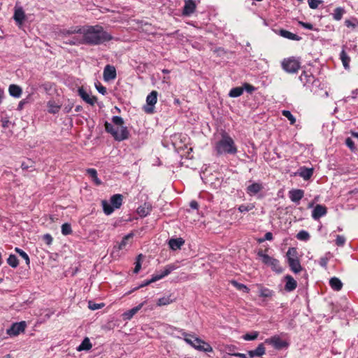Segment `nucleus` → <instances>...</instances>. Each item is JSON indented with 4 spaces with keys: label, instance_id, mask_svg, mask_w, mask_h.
<instances>
[{
    "label": "nucleus",
    "instance_id": "obj_1",
    "mask_svg": "<svg viewBox=\"0 0 358 358\" xmlns=\"http://www.w3.org/2000/svg\"><path fill=\"white\" fill-rule=\"evenodd\" d=\"M59 36L70 45H99L113 39V36L100 25H77L59 31Z\"/></svg>",
    "mask_w": 358,
    "mask_h": 358
},
{
    "label": "nucleus",
    "instance_id": "obj_2",
    "mask_svg": "<svg viewBox=\"0 0 358 358\" xmlns=\"http://www.w3.org/2000/svg\"><path fill=\"white\" fill-rule=\"evenodd\" d=\"M124 123L122 117L120 116H113L112 117V123L107 121L105 122V130L117 141L127 140L129 137V131L127 127L124 126Z\"/></svg>",
    "mask_w": 358,
    "mask_h": 358
},
{
    "label": "nucleus",
    "instance_id": "obj_3",
    "mask_svg": "<svg viewBox=\"0 0 358 358\" xmlns=\"http://www.w3.org/2000/svg\"><path fill=\"white\" fill-rule=\"evenodd\" d=\"M213 149L217 156L235 155L238 152L234 139L225 131L221 134L220 139L213 143Z\"/></svg>",
    "mask_w": 358,
    "mask_h": 358
},
{
    "label": "nucleus",
    "instance_id": "obj_4",
    "mask_svg": "<svg viewBox=\"0 0 358 358\" xmlns=\"http://www.w3.org/2000/svg\"><path fill=\"white\" fill-rule=\"evenodd\" d=\"M299 78L304 87L315 94L318 92L317 88L320 85V81L315 78L311 73L304 71Z\"/></svg>",
    "mask_w": 358,
    "mask_h": 358
},
{
    "label": "nucleus",
    "instance_id": "obj_5",
    "mask_svg": "<svg viewBox=\"0 0 358 358\" xmlns=\"http://www.w3.org/2000/svg\"><path fill=\"white\" fill-rule=\"evenodd\" d=\"M288 264L290 269L295 273L302 270L300 262L297 258V251L295 248H289L287 252Z\"/></svg>",
    "mask_w": 358,
    "mask_h": 358
},
{
    "label": "nucleus",
    "instance_id": "obj_6",
    "mask_svg": "<svg viewBox=\"0 0 358 358\" xmlns=\"http://www.w3.org/2000/svg\"><path fill=\"white\" fill-rule=\"evenodd\" d=\"M282 69L288 73H295L301 67V63L299 59L295 57H288L284 59L281 62Z\"/></svg>",
    "mask_w": 358,
    "mask_h": 358
},
{
    "label": "nucleus",
    "instance_id": "obj_7",
    "mask_svg": "<svg viewBox=\"0 0 358 358\" xmlns=\"http://www.w3.org/2000/svg\"><path fill=\"white\" fill-rule=\"evenodd\" d=\"M257 255L261 258L262 262L270 266L272 270L277 273H281L282 271V268L278 259L264 254L262 251H259Z\"/></svg>",
    "mask_w": 358,
    "mask_h": 358
},
{
    "label": "nucleus",
    "instance_id": "obj_8",
    "mask_svg": "<svg viewBox=\"0 0 358 358\" xmlns=\"http://www.w3.org/2000/svg\"><path fill=\"white\" fill-rule=\"evenodd\" d=\"M158 93L157 91H152L146 97V104L143 107L145 113L152 114L155 112V105L157 101Z\"/></svg>",
    "mask_w": 358,
    "mask_h": 358
},
{
    "label": "nucleus",
    "instance_id": "obj_9",
    "mask_svg": "<svg viewBox=\"0 0 358 358\" xmlns=\"http://www.w3.org/2000/svg\"><path fill=\"white\" fill-rule=\"evenodd\" d=\"M168 329L176 330V331H178L179 332H181V334L185 337L184 338L185 341L195 349H196V345H198V343H202L201 339H200L197 337H195L194 335L189 334L182 329L178 330L176 327H173L171 326H169L167 327L166 330L168 331Z\"/></svg>",
    "mask_w": 358,
    "mask_h": 358
},
{
    "label": "nucleus",
    "instance_id": "obj_10",
    "mask_svg": "<svg viewBox=\"0 0 358 358\" xmlns=\"http://www.w3.org/2000/svg\"><path fill=\"white\" fill-rule=\"evenodd\" d=\"M264 343L271 345L276 350H281L287 348L289 345L287 341L282 340L280 336L277 335L266 338Z\"/></svg>",
    "mask_w": 358,
    "mask_h": 358
},
{
    "label": "nucleus",
    "instance_id": "obj_11",
    "mask_svg": "<svg viewBox=\"0 0 358 358\" xmlns=\"http://www.w3.org/2000/svg\"><path fill=\"white\" fill-rule=\"evenodd\" d=\"M27 327L25 321L13 323L11 327L7 329L6 333L10 336H17L24 331Z\"/></svg>",
    "mask_w": 358,
    "mask_h": 358
},
{
    "label": "nucleus",
    "instance_id": "obj_12",
    "mask_svg": "<svg viewBox=\"0 0 358 358\" xmlns=\"http://www.w3.org/2000/svg\"><path fill=\"white\" fill-rule=\"evenodd\" d=\"M187 136L182 134H174L171 136V143L175 148H181L185 144Z\"/></svg>",
    "mask_w": 358,
    "mask_h": 358
},
{
    "label": "nucleus",
    "instance_id": "obj_13",
    "mask_svg": "<svg viewBox=\"0 0 358 358\" xmlns=\"http://www.w3.org/2000/svg\"><path fill=\"white\" fill-rule=\"evenodd\" d=\"M196 8V5L194 0H185L182 9V15L190 16L194 13Z\"/></svg>",
    "mask_w": 358,
    "mask_h": 358
},
{
    "label": "nucleus",
    "instance_id": "obj_14",
    "mask_svg": "<svg viewBox=\"0 0 358 358\" xmlns=\"http://www.w3.org/2000/svg\"><path fill=\"white\" fill-rule=\"evenodd\" d=\"M116 69L113 66L106 65L103 69V79L105 81H110L116 78Z\"/></svg>",
    "mask_w": 358,
    "mask_h": 358
},
{
    "label": "nucleus",
    "instance_id": "obj_15",
    "mask_svg": "<svg viewBox=\"0 0 358 358\" xmlns=\"http://www.w3.org/2000/svg\"><path fill=\"white\" fill-rule=\"evenodd\" d=\"M78 95L82 99L87 103L94 106L97 101V99L94 96H90L83 88L78 89Z\"/></svg>",
    "mask_w": 358,
    "mask_h": 358
},
{
    "label": "nucleus",
    "instance_id": "obj_16",
    "mask_svg": "<svg viewBox=\"0 0 358 358\" xmlns=\"http://www.w3.org/2000/svg\"><path fill=\"white\" fill-rule=\"evenodd\" d=\"M327 213V209L324 206L317 204L312 211V217L315 220H319L320 217L324 216Z\"/></svg>",
    "mask_w": 358,
    "mask_h": 358
},
{
    "label": "nucleus",
    "instance_id": "obj_17",
    "mask_svg": "<svg viewBox=\"0 0 358 358\" xmlns=\"http://www.w3.org/2000/svg\"><path fill=\"white\" fill-rule=\"evenodd\" d=\"M304 196V191L300 189H293L289 191V197L290 200L297 204Z\"/></svg>",
    "mask_w": 358,
    "mask_h": 358
},
{
    "label": "nucleus",
    "instance_id": "obj_18",
    "mask_svg": "<svg viewBox=\"0 0 358 358\" xmlns=\"http://www.w3.org/2000/svg\"><path fill=\"white\" fill-rule=\"evenodd\" d=\"M257 287L258 288L259 296L260 297L264 299H271L275 296V292L273 290L265 287L261 284H257Z\"/></svg>",
    "mask_w": 358,
    "mask_h": 358
},
{
    "label": "nucleus",
    "instance_id": "obj_19",
    "mask_svg": "<svg viewBox=\"0 0 358 358\" xmlns=\"http://www.w3.org/2000/svg\"><path fill=\"white\" fill-rule=\"evenodd\" d=\"M264 187L260 182H252L251 185H248L246 188V193L253 196L257 194L263 189Z\"/></svg>",
    "mask_w": 358,
    "mask_h": 358
},
{
    "label": "nucleus",
    "instance_id": "obj_20",
    "mask_svg": "<svg viewBox=\"0 0 358 358\" xmlns=\"http://www.w3.org/2000/svg\"><path fill=\"white\" fill-rule=\"evenodd\" d=\"M145 301H143V302L141 303L140 304H138L137 306L124 312L122 315L123 320H124V321L130 320L134 317V315L135 314H136L137 312L142 308V307L145 305Z\"/></svg>",
    "mask_w": 358,
    "mask_h": 358
},
{
    "label": "nucleus",
    "instance_id": "obj_21",
    "mask_svg": "<svg viewBox=\"0 0 358 358\" xmlns=\"http://www.w3.org/2000/svg\"><path fill=\"white\" fill-rule=\"evenodd\" d=\"M177 268H178V266L174 264L166 265L163 271H162L161 273H159L154 274V275H152V276H153V278L159 277V278H157V280H159L162 279L163 278L169 275L173 271L176 270Z\"/></svg>",
    "mask_w": 358,
    "mask_h": 358
},
{
    "label": "nucleus",
    "instance_id": "obj_22",
    "mask_svg": "<svg viewBox=\"0 0 358 358\" xmlns=\"http://www.w3.org/2000/svg\"><path fill=\"white\" fill-rule=\"evenodd\" d=\"M285 289L287 291V292H292L293 290H294L296 287H297V282L294 279V278L289 275H287L285 277Z\"/></svg>",
    "mask_w": 358,
    "mask_h": 358
},
{
    "label": "nucleus",
    "instance_id": "obj_23",
    "mask_svg": "<svg viewBox=\"0 0 358 358\" xmlns=\"http://www.w3.org/2000/svg\"><path fill=\"white\" fill-rule=\"evenodd\" d=\"M266 352V349L264 345V343H260L257 346V348L252 350L248 351V355L250 358H253L255 357H262L263 356Z\"/></svg>",
    "mask_w": 358,
    "mask_h": 358
},
{
    "label": "nucleus",
    "instance_id": "obj_24",
    "mask_svg": "<svg viewBox=\"0 0 358 358\" xmlns=\"http://www.w3.org/2000/svg\"><path fill=\"white\" fill-rule=\"evenodd\" d=\"M185 241L182 238H171L169 241V246L173 250H177L184 245Z\"/></svg>",
    "mask_w": 358,
    "mask_h": 358
},
{
    "label": "nucleus",
    "instance_id": "obj_25",
    "mask_svg": "<svg viewBox=\"0 0 358 358\" xmlns=\"http://www.w3.org/2000/svg\"><path fill=\"white\" fill-rule=\"evenodd\" d=\"M13 18L17 24L21 25L23 23L25 19V14L22 8L15 9Z\"/></svg>",
    "mask_w": 358,
    "mask_h": 358
},
{
    "label": "nucleus",
    "instance_id": "obj_26",
    "mask_svg": "<svg viewBox=\"0 0 358 358\" xmlns=\"http://www.w3.org/2000/svg\"><path fill=\"white\" fill-rule=\"evenodd\" d=\"M313 174V168H306L305 166L301 167L299 171V175L305 180H309Z\"/></svg>",
    "mask_w": 358,
    "mask_h": 358
},
{
    "label": "nucleus",
    "instance_id": "obj_27",
    "mask_svg": "<svg viewBox=\"0 0 358 358\" xmlns=\"http://www.w3.org/2000/svg\"><path fill=\"white\" fill-rule=\"evenodd\" d=\"M279 34L285 38H288L292 41H300L301 39V36L285 29H280L279 31Z\"/></svg>",
    "mask_w": 358,
    "mask_h": 358
},
{
    "label": "nucleus",
    "instance_id": "obj_28",
    "mask_svg": "<svg viewBox=\"0 0 358 358\" xmlns=\"http://www.w3.org/2000/svg\"><path fill=\"white\" fill-rule=\"evenodd\" d=\"M122 195L120 194H116L113 195L110 197V201L115 209H118L121 207L122 204Z\"/></svg>",
    "mask_w": 358,
    "mask_h": 358
},
{
    "label": "nucleus",
    "instance_id": "obj_29",
    "mask_svg": "<svg viewBox=\"0 0 358 358\" xmlns=\"http://www.w3.org/2000/svg\"><path fill=\"white\" fill-rule=\"evenodd\" d=\"M152 208L151 206L148 203H144L143 206H141L137 208V213L141 217H146L151 212Z\"/></svg>",
    "mask_w": 358,
    "mask_h": 358
},
{
    "label": "nucleus",
    "instance_id": "obj_30",
    "mask_svg": "<svg viewBox=\"0 0 358 358\" xmlns=\"http://www.w3.org/2000/svg\"><path fill=\"white\" fill-rule=\"evenodd\" d=\"M8 91L10 95L15 98H19L22 92V88L20 86L14 84L9 86Z\"/></svg>",
    "mask_w": 358,
    "mask_h": 358
},
{
    "label": "nucleus",
    "instance_id": "obj_31",
    "mask_svg": "<svg viewBox=\"0 0 358 358\" xmlns=\"http://www.w3.org/2000/svg\"><path fill=\"white\" fill-rule=\"evenodd\" d=\"M329 285L335 291H340L343 287L342 282L336 277H333L329 280Z\"/></svg>",
    "mask_w": 358,
    "mask_h": 358
},
{
    "label": "nucleus",
    "instance_id": "obj_32",
    "mask_svg": "<svg viewBox=\"0 0 358 358\" xmlns=\"http://www.w3.org/2000/svg\"><path fill=\"white\" fill-rule=\"evenodd\" d=\"M61 106L57 103L55 101H49L48 102V111L51 114L58 113L60 110Z\"/></svg>",
    "mask_w": 358,
    "mask_h": 358
},
{
    "label": "nucleus",
    "instance_id": "obj_33",
    "mask_svg": "<svg viewBox=\"0 0 358 358\" xmlns=\"http://www.w3.org/2000/svg\"><path fill=\"white\" fill-rule=\"evenodd\" d=\"M101 206H102V208H103V213L106 215H111L113 213L114 210H115V208L113 206L111 203H109L106 200H103L101 201Z\"/></svg>",
    "mask_w": 358,
    "mask_h": 358
},
{
    "label": "nucleus",
    "instance_id": "obj_34",
    "mask_svg": "<svg viewBox=\"0 0 358 358\" xmlns=\"http://www.w3.org/2000/svg\"><path fill=\"white\" fill-rule=\"evenodd\" d=\"M86 172L96 185H100L101 184V180L98 178L96 169H87Z\"/></svg>",
    "mask_w": 358,
    "mask_h": 358
},
{
    "label": "nucleus",
    "instance_id": "obj_35",
    "mask_svg": "<svg viewBox=\"0 0 358 358\" xmlns=\"http://www.w3.org/2000/svg\"><path fill=\"white\" fill-rule=\"evenodd\" d=\"M340 59H341V62L343 63V67L345 69H349L350 58L347 55V53H346V52L345 51L344 49H343L342 51L340 53Z\"/></svg>",
    "mask_w": 358,
    "mask_h": 358
},
{
    "label": "nucleus",
    "instance_id": "obj_36",
    "mask_svg": "<svg viewBox=\"0 0 358 358\" xmlns=\"http://www.w3.org/2000/svg\"><path fill=\"white\" fill-rule=\"evenodd\" d=\"M196 350L205 352H213L212 347L206 342L202 340V343H198L196 346Z\"/></svg>",
    "mask_w": 358,
    "mask_h": 358
},
{
    "label": "nucleus",
    "instance_id": "obj_37",
    "mask_svg": "<svg viewBox=\"0 0 358 358\" xmlns=\"http://www.w3.org/2000/svg\"><path fill=\"white\" fill-rule=\"evenodd\" d=\"M92 343L89 338L86 337L83 339L80 345L77 348L78 351L89 350L92 348Z\"/></svg>",
    "mask_w": 358,
    "mask_h": 358
},
{
    "label": "nucleus",
    "instance_id": "obj_38",
    "mask_svg": "<svg viewBox=\"0 0 358 358\" xmlns=\"http://www.w3.org/2000/svg\"><path fill=\"white\" fill-rule=\"evenodd\" d=\"M345 13V9L342 7H337L334 10V13H332L333 18L339 21L342 19L343 14Z\"/></svg>",
    "mask_w": 358,
    "mask_h": 358
},
{
    "label": "nucleus",
    "instance_id": "obj_39",
    "mask_svg": "<svg viewBox=\"0 0 358 358\" xmlns=\"http://www.w3.org/2000/svg\"><path fill=\"white\" fill-rule=\"evenodd\" d=\"M243 93V88L241 87H234L232 88L229 93V96L230 97H238L240 96L241 95H242Z\"/></svg>",
    "mask_w": 358,
    "mask_h": 358
},
{
    "label": "nucleus",
    "instance_id": "obj_40",
    "mask_svg": "<svg viewBox=\"0 0 358 358\" xmlns=\"http://www.w3.org/2000/svg\"><path fill=\"white\" fill-rule=\"evenodd\" d=\"M173 301V300L171 299V296H163L157 300V305L158 306H166Z\"/></svg>",
    "mask_w": 358,
    "mask_h": 358
},
{
    "label": "nucleus",
    "instance_id": "obj_41",
    "mask_svg": "<svg viewBox=\"0 0 358 358\" xmlns=\"http://www.w3.org/2000/svg\"><path fill=\"white\" fill-rule=\"evenodd\" d=\"M133 236H134V234L132 233H129L127 235L124 236L119 244V246H118L119 249L123 250L128 244V241L130 238H131L133 237Z\"/></svg>",
    "mask_w": 358,
    "mask_h": 358
},
{
    "label": "nucleus",
    "instance_id": "obj_42",
    "mask_svg": "<svg viewBox=\"0 0 358 358\" xmlns=\"http://www.w3.org/2000/svg\"><path fill=\"white\" fill-rule=\"evenodd\" d=\"M7 263L13 268H16L18 264V259L15 255H10L7 259Z\"/></svg>",
    "mask_w": 358,
    "mask_h": 358
},
{
    "label": "nucleus",
    "instance_id": "obj_43",
    "mask_svg": "<svg viewBox=\"0 0 358 358\" xmlns=\"http://www.w3.org/2000/svg\"><path fill=\"white\" fill-rule=\"evenodd\" d=\"M282 114L284 117L289 120L290 124H294L296 122V119L289 110H283L282 111Z\"/></svg>",
    "mask_w": 358,
    "mask_h": 358
},
{
    "label": "nucleus",
    "instance_id": "obj_44",
    "mask_svg": "<svg viewBox=\"0 0 358 358\" xmlns=\"http://www.w3.org/2000/svg\"><path fill=\"white\" fill-rule=\"evenodd\" d=\"M231 284L238 290H241L245 293H248L250 291V289L246 285L242 283H239L237 281L233 280Z\"/></svg>",
    "mask_w": 358,
    "mask_h": 358
},
{
    "label": "nucleus",
    "instance_id": "obj_45",
    "mask_svg": "<svg viewBox=\"0 0 358 358\" xmlns=\"http://www.w3.org/2000/svg\"><path fill=\"white\" fill-rule=\"evenodd\" d=\"M72 233L71 226L69 223H64L62 225V234L64 236L69 235Z\"/></svg>",
    "mask_w": 358,
    "mask_h": 358
},
{
    "label": "nucleus",
    "instance_id": "obj_46",
    "mask_svg": "<svg viewBox=\"0 0 358 358\" xmlns=\"http://www.w3.org/2000/svg\"><path fill=\"white\" fill-rule=\"evenodd\" d=\"M255 208V206L252 203L250 204H241L238 206V209L241 213L248 212L252 210Z\"/></svg>",
    "mask_w": 358,
    "mask_h": 358
},
{
    "label": "nucleus",
    "instance_id": "obj_47",
    "mask_svg": "<svg viewBox=\"0 0 358 358\" xmlns=\"http://www.w3.org/2000/svg\"><path fill=\"white\" fill-rule=\"evenodd\" d=\"M296 238L301 241H308L310 235L306 231L301 230L297 234Z\"/></svg>",
    "mask_w": 358,
    "mask_h": 358
},
{
    "label": "nucleus",
    "instance_id": "obj_48",
    "mask_svg": "<svg viewBox=\"0 0 358 358\" xmlns=\"http://www.w3.org/2000/svg\"><path fill=\"white\" fill-rule=\"evenodd\" d=\"M15 250L25 260L27 265L29 264V257L24 250L19 248H15Z\"/></svg>",
    "mask_w": 358,
    "mask_h": 358
},
{
    "label": "nucleus",
    "instance_id": "obj_49",
    "mask_svg": "<svg viewBox=\"0 0 358 358\" xmlns=\"http://www.w3.org/2000/svg\"><path fill=\"white\" fill-rule=\"evenodd\" d=\"M258 335H259L258 332L254 331V332L250 333V334H245L243 336V338L245 341H254V340H255L258 337Z\"/></svg>",
    "mask_w": 358,
    "mask_h": 358
},
{
    "label": "nucleus",
    "instance_id": "obj_50",
    "mask_svg": "<svg viewBox=\"0 0 358 358\" xmlns=\"http://www.w3.org/2000/svg\"><path fill=\"white\" fill-rule=\"evenodd\" d=\"M103 306H104V303H96L91 301H90L88 303L89 308L92 310L100 309V308H103Z\"/></svg>",
    "mask_w": 358,
    "mask_h": 358
},
{
    "label": "nucleus",
    "instance_id": "obj_51",
    "mask_svg": "<svg viewBox=\"0 0 358 358\" xmlns=\"http://www.w3.org/2000/svg\"><path fill=\"white\" fill-rule=\"evenodd\" d=\"M143 255L141 254H140L137 258H136V261L135 262V268L134 269V272L135 273H138L139 272V271L141 270V259L142 258Z\"/></svg>",
    "mask_w": 358,
    "mask_h": 358
},
{
    "label": "nucleus",
    "instance_id": "obj_52",
    "mask_svg": "<svg viewBox=\"0 0 358 358\" xmlns=\"http://www.w3.org/2000/svg\"><path fill=\"white\" fill-rule=\"evenodd\" d=\"M322 0H308V6L312 9H316L318 8L319 4L322 3Z\"/></svg>",
    "mask_w": 358,
    "mask_h": 358
},
{
    "label": "nucleus",
    "instance_id": "obj_53",
    "mask_svg": "<svg viewBox=\"0 0 358 358\" xmlns=\"http://www.w3.org/2000/svg\"><path fill=\"white\" fill-rule=\"evenodd\" d=\"M345 24L348 27L355 28L358 26V20L355 18L353 20H345Z\"/></svg>",
    "mask_w": 358,
    "mask_h": 358
},
{
    "label": "nucleus",
    "instance_id": "obj_54",
    "mask_svg": "<svg viewBox=\"0 0 358 358\" xmlns=\"http://www.w3.org/2000/svg\"><path fill=\"white\" fill-rule=\"evenodd\" d=\"M157 278H159V277L157 278H153V276H152L151 279L150 280H145L142 284H141L138 287H136L134 289V290L136 289H138V288H141V287H143L145 286H147V285H149L150 284L152 283V282H155L156 281H157Z\"/></svg>",
    "mask_w": 358,
    "mask_h": 358
},
{
    "label": "nucleus",
    "instance_id": "obj_55",
    "mask_svg": "<svg viewBox=\"0 0 358 358\" xmlns=\"http://www.w3.org/2000/svg\"><path fill=\"white\" fill-rule=\"evenodd\" d=\"M346 239L343 236L337 235L336 238V244L338 246H343L345 243Z\"/></svg>",
    "mask_w": 358,
    "mask_h": 358
},
{
    "label": "nucleus",
    "instance_id": "obj_56",
    "mask_svg": "<svg viewBox=\"0 0 358 358\" xmlns=\"http://www.w3.org/2000/svg\"><path fill=\"white\" fill-rule=\"evenodd\" d=\"M273 239V234L271 232H266L264 236V238H259L258 240L259 243H263L265 241H272Z\"/></svg>",
    "mask_w": 358,
    "mask_h": 358
},
{
    "label": "nucleus",
    "instance_id": "obj_57",
    "mask_svg": "<svg viewBox=\"0 0 358 358\" xmlns=\"http://www.w3.org/2000/svg\"><path fill=\"white\" fill-rule=\"evenodd\" d=\"M243 88V90H245L247 92H248L250 94H252L255 90V87L248 83H244Z\"/></svg>",
    "mask_w": 358,
    "mask_h": 358
},
{
    "label": "nucleus",
    "instance_id": "obj_58",
    "mask_svg": "<svg viewBox=\"0 0 358 358\" xmlns=\"http://www.w3.org/2000/svg\"><path fill=\"white\" fill-rule=\"evenodd\" d=\"M1 127L4 129L8 128L10 124V122L7 117H1Z\"/></svg>",
    "mask_w": 358,
    "mask_h": 358
},
{
    "label": "nucleus",
    "instance_id": "obj_59",
    "mask_svg": "<svg viewBox=\"0 0 358 358\" xmlns=\"http://www.w3.org/2000/svg\"><path fill=\"white\" fill-rule=\"evenodd\" d=\"M345 144L351 150H355V143L352 138H347L345 140Z\"/></svg>",
    "mask_w": 358,
    "mask_h": 358
},
{
    "label": "nucleus",
    "instance_id": "obj_60",
    "mask_svg": "<svg viewBox=\"0 0 358 358\" xmlns=\"http://www.w3.org/2000/svg\"><path fill=\"white\" fill-rule=\"evenodd\" d=\"M329 262V258L327 257H322L319 259V264L323 267L326 268Z\"/></svg>",
    "mask_w": 358,
    "mask_h": 358
},
{
    "label": "nucleus",
    "instance_id": "obj_61",
    "mask_svg": "<svg viewBox=\"0 0 358 358\" xmlns=\"http://www.w3.org/2000/svg\"><path fill=\"white\" fill-rule=\"evenodd\" d=\"M96 88L97 91L103 95L106 94L107 92L106 88L104 86H103L101 83L96 85Z\"/></svg>",
    "mask_w": 358,
    "mask_h": 358
},
{
    "label": "nucleus",
    "instance_id": "obj_62",
    "mask_svg": "<svg viewBox=\"0 0 358 358\" xmlns=\"http://www.w3.org/2000/svg\"><path fill=\"white\" fill-rule=\"evenodd\" d=\"M300 24L303 28L306 29L313 30L314 29L313 25L311 23L301 22Z\"/></svg>",
    "mask_w": 358,
    "mask_h": 358
},
{
    "label": "nucleus",
    "instance_id": "obj_63",
    "mask_svg": "<svg viewBox=\"0 0 358 358\" xmlns=\"http://www.w3.org/2000/svg\"><path fill=\"white\" fill-rule=\"evenodd\" d=\"M43 240L46 242L47 244L50 245L52 242V237L50 234H46L43 236Z\"/></svg>",
    "mask_w": 358,
    "mask_h": 358
},
{
    "label": "nucleus",
    "instance_id": "obj_64",
    "mask_svg": "<svg viewBox=\"0 0 358 358\" xmlns=\"http://www.w3.org/2000/svg\"><path fill=\"white\" fill-rule=\"evenodd\" d=\"M229 355H230L231 356L237 357L239 358H248V357L246 356L245 354L240 353V352H237V353L229 352Z\"/></svg>",
    "mask_w": 358,
    "mask_h": 358
}]
</instances>
